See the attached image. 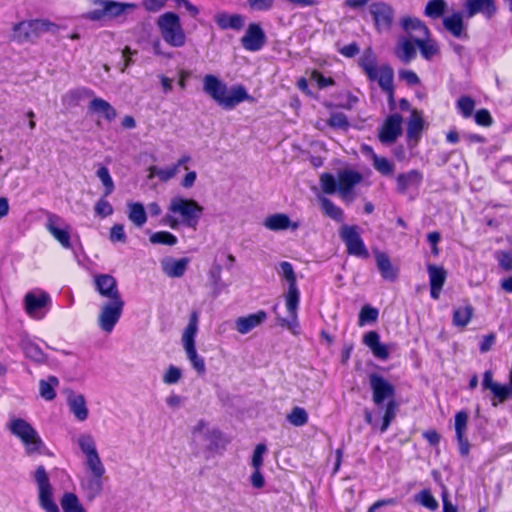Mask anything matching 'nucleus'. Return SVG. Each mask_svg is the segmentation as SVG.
<instances>
[{"instance_id":"nucleus-56","label":"nucleus","mask_w":512,"mask_h":512,"mask_svg":"<svg viewBox=\"0 0 512 512\" xmlns=\"http://www.w3.org/2000/svg\"><path fill=\"white\" fill-rule=\"evenodd\" d=\"M373 166L382 175H392L394 171V165L385 157H380L377 154H373Z\"/></svg>"},{"instance_id":"nucleus-38","label":"nucleus","mask_w":512,"mask_h":512,"mask_svg":"<svg viewBox=\"0 0 512 512\" xmlns=\"http://www.w3.org/2000/svg\"><path fill=\"white\" fill-rule=\"evenodd\" d=\"M103 476H96L89 474L80 481L82 490L89 498H94L99 495L103 489Z\"/></svg>"},{"instance_id":"nucleus-27","label":"nucleus","mask_w":512,"mask_h":512,"mask_svg":"<svg viewBox=\"0 0 512 512\" xmlns=\"http://www.w3.org/2000/svg\"><path fill=\"white\" fill-rule=\"evenodd\" d=\"M363 343L371 350L376 358L380 360L388 359L390 354L389 346L380 342V336L377 332L369 331L364 334Z\"/></svg>"},{"instance_id":"nucleus-36","label":"nucleus","mask_w":512,"mask_h":512,"mask_svg":"<svg viewBox=\"0 0 512 512\" xmlns=\"http://www.w3.org/2000/svg\"><path fill=\"white\" fill-rule=\"evenodd\" d=\"M443 26L456 38L466 36L463 15L461 12H454L451 15L444 17Z\"/></svg>"},{"instance_id":"nucleus-53","label":"nucleus","mask_w":512,"mask_h":512,"mask_svg":"<svg viewBox=\"0 0 512 512\" xmlns=\"http://www.w3.org/2000/svg\"><path fill=\"white\" fill-rule=\"evenodd\" d=\"M22 349L25 355L35 362H43L45 360L43 351L31 341H23Z\"/></svg>"},{"instance_id":"nucleus-33","label":"nucleus","mask_w":512,"mask_h":512,"mask_svg":"<svg viewBox=\"0 0 512 512\" xmlns=\"http://www.w3.org/2000/svg\"><path fill=\"white\" fill-rule=\"evenodd\" d=\"M289 299L285 300L286 309L289 313V319H282L281 324L285 326L292 334H299V321H298V307L300 298H296L294 300Z\"/></svg>"},{"instance_id":"nucleus-3","label":"nucleus","mask_w":512,"mask_h":512,"mask_svg":"<svg viewBox=\"0 0 512 512\" xmlns=\"http://www.w3.org/2000/svg\"><path fill=\"white\" fill-rule=\"evenodd\" d=\"M362 179V174L358 171L345 168L338 171L337 179L332 174L323 173L320 176V186L324 193L338 192L342 200L351 202L354 199L353 189Z\"/></svg>"},{"instance_id":"nucleus-8","label":"nucleus","mask_w":512,"mask_h":512,"mask_svg":"<svg viewBox=\"0 0 512 512\" xmlns=\"http://www.w3.org/2000/svg\"><path fill=\"white\" fill-rule=\"evenodd\" d=\"M124 305V300L105 301L100 305L97 324L101 331L112 333L122 316Z\"/></svg>"},{"instance_id":"nucleus-41","label":"nucleus","mask_w":512,"mask_h":512,"mask_svg":"<svg viewBox=\"0 0 512 512\" xmlns=\"http://www.w3.org/2000/svg\"><path fill=\"white\" fill-rule=\"evenodd\" d=\"M59 386V380L55 376L39 381V394L46 401H52L56 397L55 389Z\"/></svg>"},{"instance_id":"nucleus-6","label":"nucleus","mask_w":512,"mask_h":512,"mask_svg":"<svg viewBox=\"0 0 512 512\" xmlns=\"http://www.w3.org/2000/svg\"><path fill=\"white\" fill-rule=\"evenodd\" d=\"M157 27L168 45L180 48L186 44V33L176 13L166 12L160 15L157 19Z\"/></svg>"},{"instance_id":"nucleus-59","label":"nucleus","mask_w":512,"mask_h":512,"mask_svg":"<svg viewBox=\"0 0 512 512\" xmlns=\"http://www.w3.org/2000/svg\"><path fill=\"white\" fill-rule=\"evenodd\" d=\"M209 280L215 290H220L223 287L222 283V267L218 263H214L208 271Z\"/></svg>"},{"instance_id":"nucleus-39","label":"nucleus","mask_w":512,"mask_h":512,"mask_svg":"<svg viewBox=\"0 0 512 512\" xmlns=\"http://www.w3.org/2000/svg\"><path fill=\"white\" fill-rule=\"evenodd\" d=\"M128 219L137 227H142L147 221V213L140 202H128Z\"/></svg>"},{"instance_id":"nucleus-24","label":"nucleus","mask_w":512,"mask_h":512,"mask_svg":"<svg viewBox=\"0 0 512 512\" xmlns=\"http://www.w3.org/2000/svg\"><path fill=\"white\" fill-rule=\"evenodd\" d=\"M67 406L77 421L84 422L88 419L89 409L83 394L70 391L67 394Z\"/></svg>"},{"instance_id":"nucleus-51","label":"nucleus","mask_w":512,"mask_h":512,"mask_svg":"<svg viewBox=\"0 0 512 512\" xmlns=\"http://www.w3.org/2000/svg\"><path fill=\"white\" fill-rule=\"evenodd\" d=\"M359 64L367 76L380 66L377 64L376 56L370 49L363 53L359 59Z\"/></svg>"},{"instance_id":"nucleus-19","label":"nucleus","mask_w":512,"mask_h":512,"mask_svg":"<svg viewBox=\"0 0 512 512\" xmlns=\"http://www.w3.org/2000/svg\"><path fill=\"white\" fill-rule=\"evenodd\" d=\"M402 133V117L399 114L390 115L379 131V139L384 144L393 143Z\"/></svg>"},{"instance_id":"nucleus-26","label":"nucleus","mask_w":512,"mask_h":512,"mask_svg":"<svg viewBox=\"0 0 512 512\" xmlns=\"http://www.w3.org/2000/svg\"><path fill=\"white\" fill-rule=\"evenodd\" d=\"M423 175L417 170H410L397 176V189L401 193L416 191L420 187Z\"/></svg>"},{"instance_id":"nucleus-15","label":"nucleus","mask_w":512,"mask_h":512,"mask_svg":"<svg viewBox=\"0 0 512 512\" xmlns=\"http://www.w3.org/2000/svg\"><path fill=\"white\" fill-rule=\"evenodd\" d=\"M52 27L51 23L43 20L22 21L14 26V34L20 41H24L50 31Z\"/></svg>"},{"instance_id":"nucleus-11","label":"nucleus","mask_w":512,"mask_h":512,"mask_svg":"<svg viewBox=\"0 0 512 512\" xmlns=\"http://www.w3.org/2000/svg\"><path fill=\"white\" fill-rule=\"evenodd\" d=\"M34 481L37 485L41 508L46 512H58L52 497V487L48 474L43 466L37 467L34 472Z\"/></svg>"},{"instance_id":"nucleus-43","label":"nucleus","mask_w":512,"mask_h":512,"mask_svg":"<svg viewBox=\"0 0 512 512\" xmlns=\"http://www.w3.org/2000/svg\"><path fill=\"white\" fill-rule=\"evenodd\" d=\"M474 309L470 304L457 307L453 312V325L464 328L470 322Z\"/></svg>"},{"instance_id":"nucleus-46","label":"nucleus","mask_w":512,"mask_h":512,"mask_svg":"<svg viewBox=\"0 0 512 512\" xmlns=\"http://www.w3.org/2000/svg\"><path fill=\"white\" fill-rule=\"evenodd\" d=\"M84 459V466L89 472V474L96 476H104L106 469L101 460L99 453H96L91 456H87Z\"/></svg>"},{"instance_id":"nucleus-63","label":"nucleus","mask_w":512,"mask_h":512,"mask_svg":"<svg viewBox=\"0 0 512 512\" xmlns=\"http://www.w3.org/2000/svg\"><path fill=\"white\" fill-rule=\"evenodd\" d=\"M416 501L429 510H435L438 506L436 499L427 490H423L417 494Z\"/></svg>"},{"instance_id":"nucleus-45","label":"nucleus","mask_w":512,"mask_h":512,"mask_svg":"<svg viewBox=\"0 0 512 512\" xmlns=\"http://www.w3.org/2000/svg\"><path fill=\"white\" fill-rule=\"evenodd\" d=\"M105 10H106V19L111 20L118 18L125 14V12L131 9L133 6L131 4L116 2L112 0H104Z\"/></svg>"},{"instance_id":"nucleus-34","label":"nucleus","mask_w":512,"mask_h":512,"mask_svg":"<svg viewBox=\"0 0 512 512\" xmlns=\"http://www.w3.org/2000/svg\"><path fill=\"white\" fill-rule=\"evenodd\" d=\"M74 442L76 443L83 458L99 453L96 439L90 432H82L78 434L75 437Z\"/></svg>"},{"instance_id":"nucleus-50","label":"nucleus","mask_w":512,"mask_h":512,"mask_svg":"<svg viewBox=\"0 0 512 512\" xmlns=\"http://www.w3.org/2000/svg\"><path fill=\"white\" fill-rule=\"evenodd\" d=\"M152 244H162L168 246H174L177 244V237L168 231H158L150 235L149 238Z\"/></svg>"},{"instance_id":"nucleus-2","label":"nucleus","mask_w":512,"mask_h":512,"mask_svg":"<svg viewBox=\"0 0 512 512\" xmlns=\"http://www.w3.org/2000/svg\"><path fill=\"white\" fill-rule=\"evenodd\" d=\"M203 210L204 208L194 199L174 196L169 202V214L166 215L164 222L172 229L182 224L196 230Z\"/></svg>"},{"instance_id":"nucleus-42","label":"nucleus","mask_w":512,"mask_h":512,"mask_svg":"<svg viewBox=\"0 0 512 512\" xmlns=\"http://www.w3.org/2000/svg\"><path fill=\"white\" fill-rule=\"evenodd\" d=\"M415 43L420 49L421 55L427 60L432 59L439 52L438 45L434 40L430 39L429 36L417 37Z\"/></svg>"},{"instance_id":"nucleus-5","label":"nucleus","mask_w":512,"mask_h":512,"mask_svg":"<svg viewBox=\"0 0 512 512\" xmlns=\"http://www.w3.org/2000/svg\"><path fill=\"white\" fill-rule=\"evenodd\" d=\"M198 323V313L192 312L190 315L189 322L182 332L181 344L192 368L197 372L198 375H204L206 373L205 360L201 355L198 354L196 349Z\"/></svg>"},{"instance_id":"nucleus-64","label":"nucleus","mask_w":512,"mask_h":512,"mask_svg":"<svg viewBox=\"0 0 512 512\" xmlns=\"http://www.w3.org/2000/svg\"><path fill=\"white\" fill-rule=\"evenodd\" d=\"M495 258L502 269H504L505 271L512 270V251L496 252Z\"/></svg>"},{"instance_id":"nucleus-16","label":"nucleus","mask_w":512,"mask_h":512,"mask_svg":"<svg viewBox=\"0 0 512 512\" xmlns=\"http://www.w3.org/2000/svg\"><path fill=\"white\" fill-rule=\"evenodd\" d=\"M277 274L281 280L287 284V290L284 294V299L294 300L300 298V291L297 286V278L292 264L288 261H282L276 268Z\"/></svg>"},{"instance_id":"nucleus-40","label":"nucleus","mask_w":512,"mask_h":512,"mask_svg":"<svg viewBox=\"0 0 512 512\" xmlns=\"http://www.w3.org/2000/svg\"><path fill=\"white\" fill-rule=\"evenodd\" d=\"M90 110L102 115L107 121H112L117 115L111 104L102 98H94L90 102Z\"/></svg>"},{"instance_id":"nucleus-62","label":"nucleus","mask_w":512,"mask_h":512,"mask_svg":"<svg viewBox=\"0 0 512 512\" xmlns=\"http://www.w3.org/2000/svg\"><path fill=\"white\" fill-rule=\"evenodd\" d=\"M327 124L332 128L341 130H346L349 127L348 119L342 112H335L331 114Z\"/></svg>"},{"instance_id":"nucleus-17","label":"nucleus","mask_w":512,"mask_h":512,"mask_svg":"<svg viewBox=\"0 0 512 512\" xmlns=\"http://www.w3.org/2000/svg\"><path fill=\"white\" fill-rule=\"evenodd\" d=\"M94 285L98 293L106 298V301L123 300L116 279L108 274H98L94 276Z\"/></svg>"},{"instance_id":"nucleus-13","label":"nucleus","mask_w":512,"mask_h":512,"mask_svg":"<svg viewBox=\"0 0 512 512\" xmlns=\"http://www.w3.org/2000/svg\"><path fill=\"white\" fill-rule=\"evenodd\" d=\"M483 389L490 390L493 394L492 405L497 406L498 403H503L507 399H512V370L509 374V383L500 384L493 380V373L487 370L483 374L482 381Z\"/></svg>"},{"instance_id":"nucleus-18","label":"nucleus","mask_w":512,"mask_h":512,"mask_svg":"<svg viewBox=\"0 0 512 512\" xmlns=\"http://www.w3.org/2000/svg\"><path fill=\"white\" fill-rule=\"evenodd\" d=\"M263 226L273 232L291 230L296 231L300 227L299 221L292 220L285 213H273L265 217Z\"/></svg>"},{"instance_id":"nucleus-7","label":"nucleus","mask_w":512,"mask_h":512,"mask_svg":"<svg viewBox=\"0 0 512 512\" xmlns=\"http://www.w3.org/2000/svg\"><path fill=\"white\" fill-rule=\"evenodd\" d=\"M52 305L50 295L39 288L28 291L23 298L25 313L34 320H42L49 312Z\"/></svg>"},{"instance_id":"nucleus-14","label":"nucleus","mask_w":512,"mask_h":512,"mask_svg":"<svg viewBox=\"0 0 512 512\" xmlns=\"http://www.w3.org/2000/svg\"><path fill=\"white\" fill-rule=\"evenodd\" d=\"M369 80L377 82L383 92L388 96L390 105L394 104V72L393 69L388 65H380L368 76Z\"/></svg>"},{"instance_id":"nucleus-57","label":"nucleus","mask_w":512,"mask_h":512,"mask_svg":"<svg viewBox=\"0 0 512 512\" xmlns=\"http://www.w3.org/2000/svg\"><path fill=\"white\" fill-rule=\"evenodd\" d=\"M456 107L458 112L464 117L469 118L472 116L475 108V102L468 96H462L457 100Z\"/></svg>"},{"instance_id":"nucleus-44","label":"nucleus","mask_w":512,"mask_h":512,"mask_svg":"<svg viewBox=\"0 0 512 512\" xmlns=\"http://www.w3.org/2000/svg\"><path fill=\"white\" fill-rule=\"evenodd\" d=\"M148 178H158L162 182H167L173 179L177 174V166L171 165L167 167L151 166L148 169Z\"/></svg>"},{"instance_id":"nucleus-58","label":"nucleus","mask_w":512,"mask_h":512,"mask_svg":"<svg viewBox=\"0 0 512 512\" xmlns=\"http://www.w3.org/2000/svg\"><path fill=\"white\" fill-rule=\"evenodd\" d=\"M96 216L106 218L113 214L114 209L105 196L101 197L94 206Z\"/></svg>"},{"instance_id":"nucleus-9","label":"nucleus","mask_w":512,"mask_h":512,"mask_svg":"<svg viewBox=\"0 0 512 512\" xmlns=\"http://www.w3.org/2000/svg\"><path fill=\"white\" fill-rule=\"evenodd\" d=\"M339 236L344 242L349 255L363 259L369 257L368 250L357 226L343 225L339 230Z\"/></svg>"},{"instance_id":"nucleus-22","label":"nucleus","mask_w":512,"mask_h":512,"mask_svg":"<svg viewBox=\"0 0 512 512\" xmlns=\"http://www.w3.org/2000/svg\"><path fill=\"white\" fill-rule=\"evenodd\" d=\"M464 8L470 18L476 14H482L490 19L497 13L496 0H465Z\"/></svg>"},{"instance_id":"nucleus-10","label":"nucleus","mask_w":512,"mask_h":512,"mask_svg":"<svg viewBox=\"0 0 512 512\" xmlns=\"http://www.w3.org/2000/svg\"><path fill=\"white\" fill-rule=\"evenodd\" d=\"M369 385L372 391V400L376 406L395 400V386L382 375L378 373L369 374Z\"/></svg>"},{"instance_id":"nucleus-54","label":"nucleus","mask_w":512,"mask_h":512,"mask_svg":"<svg viewBox=\"0 0 512 512\" xmlns=\"http://www.w3.org/2000/svg\"><path fill=\"white\" fill-rule=\"evenodd\" d=\"M446 2L444 0H430L425 7V15L430 18H439L443 15L446 9Z\"/></svg>"},{"instance_id":"nucleus-4","label":"nucleus","mask_w":512,"mask_h":512,"mask_svg":"<svg viewBox=\"0 0 512 512\" xmlns=\"http://www.w3.org/2000/svg\"><path fill=\"white\" fill-rule=\"evenodd\" d=\"M5 427L11 435L20 440L26 454L34 455L43 453L45 444L37 430L26 419L16 415H10Z\"/></svg>"},{"instance_id":"nucleus-48","label":"nucleus","mask_w":512,"mask_h":512,"mask_svg":"<svg viewBox=\"0 0 512 512\" xmlns=\"http://www.w3.org/2000/svg\"><path fill=\"white\" fill-rule=\"evenodd\" d=\"M92 8L84 13V18L92 21H106L104 0H93Z\"/></svg>"},{"instance_id":"nucleus-52","label":"nucleus","mask_w":512,"mask_h":512,"mask_svg":"<svg viewBox=\"0 0 512 512\" xmlns=\"http://www.w3.org/2000/svg\"><path fill=\"white\" fill-rule=\"evenodd\" d=\"M97 177L104 186V196H109L114 191V182L107 167L101 166L96 172Z\"/></svg>"},{"instance_id":"nucleus-28","label":"nucleus","mask_w":512,"mask_h":512,"mask_svg":"<svg viewBox=\"0 0 512 512\" xmlns=\"http://www.w3.org/2000/svg\"><path fill=\"white\" fill-rule=\"evenodd\" d=\"M266 318L267 315L264 311H258L247 316L239 317L235 321L236 330L240 334H247L264 322Z\"/></svg>"},{"instance_id":"nucleus-12","label":"nucleus","mask_w":512,"mask_h":512,"mask_svg":"<svg viewBox=\"0 0 512 512\" xmlns=\"http://www.w3.org/2000/svg\"><path fill=\"white\" fill-rule=\"evenodd\" d=\"M45 227L63 248H71V226L62 217L46 212Z\"/></svg>"},{"instance_id":"nucleus-47","label":"nucleus","mask_w":512,"mask_h":512,"mask_svg":"<svg viewBox=\"0 0 512 512\" xmlns=\"http://www.w3.org/2000/svg\"><path fill=\"white\" fill-rule=\"evenodd\" d=\"M321 208L323 212L335 221L341 222L343 220V211L340 207L336 206L331 200L324 196L319 197Z\"/></svg>"},{"instance_id":"nucleus-25","label":"nucleus","mask_w":512,"mask_h":512,"mask_svg":"<svg viewBox=\"0 0 512 512\" xmlns=\"http://www.w3.org/2000/svg\"><path fill=\"white\" fill-rule=\"evenodd\" d=\"M370 13L374 18L378 30H387L390 28L393 21V10L388 4L383 2L373 3L370 6Z\"/></svg>"},{"instance_id":"nucleus-20","label":"nucleus","mask_w":512,"mask_h":512,"mask_svg":"<svg viewBox=\"0 0 512 512\" xmlns=\"http://www.w3.org/2000/svg\"><path fill=\"white\" fill-rule=\"evenodd\" d=\"M468 419V413L464 410L455 414L454 429L462 456H467L470 450V444L467 439Z\"/></svg>"},{"instance_id":"nucleus-30","label":"nucleus","mask_w":512,"mask_h":512,"mask_svg":"<svg viewBox=\"0 0 512 512\" xmlns=\"http://www.w3.org/2000/svg\"><path fill=\"white\" fill-rule=\"evenodd\" d=\"M427 269L430 282V294L433 299L437 300L445 283L446 272L442 267L435 265H429Z\"/></svg>"},{"instance_id":"nucleus-55","label":"nucleus","mask_w":512,"mask_h":512,"mask_svg":"<svg viewBox=\"0 0 512 512\" xmlns=\"http://www.w3.org/2000/svg\"><path fill=\"white\" fill-rule=\"evenodd\" d=\"M64 512H82L78 497L74 493H65L61 499Z\"/></svg>"},{"instance_id":"nucleus-31","label":"nucleus","mask_w":512,"mask_h":512,"mask_svg":"<svg viewBox=\"0 0 512 512\" xmlns=\"http://www.w3.org/2000/svg\"><path fill=\"white\" fill-rule=\"evenodd\" d=\"M415 38L400 37L395 47V55L404 63H409L416 56Z\"/></svg>"},{"instance_id":"nucleus-49","label":"nucleus","mask_w":512,"mask_h":512,"mask_svg":"<svg viewBox=\"0 0 512 512\" xmlns=\"http://www.w3.org/2000/svg\"><path fill=\"white\" fill-rule=\"evenodd\" d=\"M286 419L291 425L301 427L308 423L309 416L304 408L296 406L287 414Z\"/></svg>"},{"instance_id":"nucleus-37","label":"nucleus","mask_w":512,"mask_h":512,"mask_svg":"<svg viewBox=\"0 0 512 512\" xmlns=\"http://www.w3.org/2000/svg\"><path fill=\"white\" fill-rule=\"evenodd\" d=\"M401 25L415 39L422 36L427 37L430 34L427 26L418 18L405 17L401 20Z\"/></svg>"},{"instance_id":"nucleus-1","label":"nucleus","mask_w":512,"mask_h":512,"mask_svg":"<svg viewBox=\"0 0 512 512\" xmlns=\"http://www.w3.org/2000/svg\"><path fill=\"white\" fill-rule=\"evenodd\" d=\"M203 90L219 106L224 109H233L244 101L252 100L242 85H233L228 87L218 77L208 74L203 78Z\"/></svg>"},{"instance_id":"nucleus-35","label":"nucleus","mask_w":512,"mask_h":512,"mask_svg":"<svg viewBox=\"0 0 512 512\" xmlns=\"http://www.w3.org/2000/svg\"><path fill=\"white\" fill-rule=\"evenodd\" d=\"M424 127L422 114L413 110L407 125V139L409 144H416Z\"/></svg>"},{"instance_id":"nucleus-60","label":"nucleus","mask_w":512,"mask_h":512,"mask_svg":"<svg viewBox=\"0 0 512 512\" xmlns=\"http://www.w3.org/2000/svg\"><path fill=\"white\" fill-rule=\"evenodd\" d=\"M378 318V310L369 305L362 307L359 314V326H364L366 323L374 322Z\"/></svg>"},{"instance_id":"nucleus-32","label":"nucleus","mask_w":512,"mask_h":512,"mask_svg":"<svg viewBox=\"0 0 512 512\" xmlns=\"http://www.w3.org/2000/svg\"><path fill=\"white\" fill-rule=\"evenodd\" d=\"M375 260L381 276L389 281H395L398 276V269L394 267L388 255L381 251H375Z\"/></svg>"},{"instance_id":"nucleus-61","label":"nucleus","mask_w":512,"mask_h":512,"mask_svg":"<svg viewBox=\"0 0 512 512\" xmlns=\"http://www.w3.org/2000/svg\"><path fill=\"white\" fill-rule=\"evenodd\" d=\"M182 378V370L174 365H170L162 376V380L167 385L176 384Z\"/></svg>"},{"instance_id":"nucleus-23","label":"nucleus","mask_w":512,"mask_h":512,"mask_svg":"<svg viewBox=\"0 0 512 512\" xmlns=\"http://www.w3.org/2000/svg\"><path fill=\"white\" fill-rule=\"evenodd\" d=\"M189 263L190 259L187 257L174 258L167 256L160 261L162 272L170 278H181L184 276Z\"/></svg>"},{"instance_id":"nucleus-21","label":"nucleus","mask_w":512,"mask_h":512,"mask_svg":"<svg viewBox=\"0 0 512 512\" xmlns=\"http://www.w3.org/2000/svg\"><path fill=\"white\" fill-rule=\"evenodd\" d=\"M266 36L259 24H249L241 39L242 46L248 51H259L265 44Z\"/></svg>"},{"instance_id":"nucleus-29","label":"nucleus","mask_w":512,"mask_h":512,"mask_svg":"<svg viewBox=\"0 0 512 512\" xmlns=\"http://www.w3.org/2000/svg\"><path fill=\"white\" fill-rule=\"evenodd\" d=\"M214 21L220 29H232L239 31L244 27L245 18L240 14L218 12L214 15Z\"/></svg>"}]
</instances>
